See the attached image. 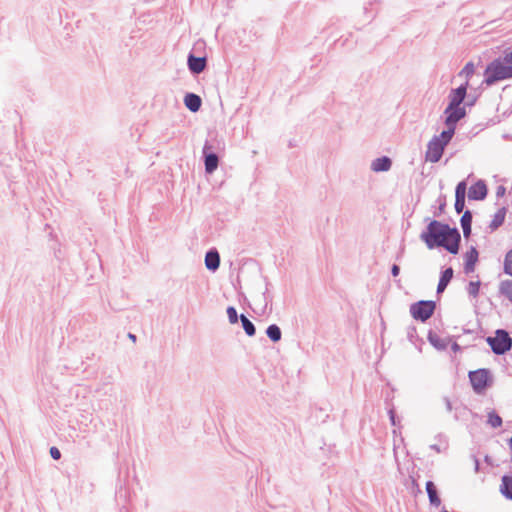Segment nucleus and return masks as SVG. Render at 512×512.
<instances>
[{"mask_svg": "<svg viewBox=\"0 0 512 512\" xmlns=\"http://www.w3.org/2000/svg\"><path fill=\"white\" fill-rule=\"evenodd\" d=\"M445 114V125L447 130H452L455 133L457 122H459L466 115V110L462 106H447L444 110Z\"/></svg>", "mask_w": 512, "mask_h": 512, "instance_id": "obj_6", "label": "nucleus"}, {"mask_svg": "<svg viewBox=\"0 0 512 512\" xmlns=\"http://www.w3.org/2000/svg\"><path fill=\"white\" fill-rule=\"evenodd\" d=\"M391 273L394 277L398 276L400 273V268L398 265L394 264L391 268Z\"/></svg>", "mask_w": 512, "mask_h": 512, "instance_id": "obj_32", "label": "nucleus"}, {"mask_svg": "<svg viewBox=\"0 0 512 512\" xmlns=\"http://www.w3.org/2000/svg\"><path fill=\"white\" fill-rule=\"evenodd\" d=\"M128 337H129L133 342H135V341H136V336H135L134 334L129 333Z\"/></svg>", "mask_w": 512, "mask_h": 512, "instance_id": "obj_39", "label": "nucleus"}, {"mask_svg": "<svg viewBox=\"0 0 512 512\" xmlns=\"http://www.w3.org/2000/svg\"><path fill=\"white\" fill-rule=\"evenodd\" d=\"M474 470L475 472L479 470V460L476 457H474Z\"/></svg>", "mask_w": 512, "mask_h": 512, "instance_id": "obj_36", "label": "nucleus"}, {"mask_svg": "<svg viewBox=\"0 0 512 512\" xmlns=\"http://www.w3.org/2000/svg\"><path fill=\"white\" fill-rule=\"evenodd\" d=\"M453 136L452 130H444L439 135L433 136L427 144L425 160L430 163H437L440 161L445 147L450 143Z\"/></svg>", "mask_w": 512, "mask_h": 512, "instance_id": "obj_2", "label": "nucleus"}, {"mask_svg": "<svg viewBox=\"0 0 512 512\" xmlns=\"http://www.w3.org/2000/svg\"><path fill=\"white\" fill-rule=\"evenodd\" d=\"M240 320L246 334L248 336H254L256 333L254 324L243 314L240 315Z\"/></svg>", "mask_w": 512, "mask_h": 512, "instance_id": "obj_24", "label": "nucleus"}, {"mask_svg": "<svg viewBox=\"0 0 512 512\" xmlns=\"http://www.w3.org/2000/svg\"><path fill=\"white\" fill-rule=\"evenodd\" d=\"M475 73V66L472 62H468L464 68L459 72V77H465V81L469 82V79L474 75Z\"/></svg>", "mask_w": 512, "mask_h": 512, "instance_id": "obj_25", "label": "nucleus"}, {"mask_svg": "<svg viewBox=\"0 0 512 512\" xmlns=\"http://www.w3.org/2000/svg\"><path fill=\"white\" fill-rule=\"evenodd\" d=\"M430 447H431V449H434L438 453L441 452V449L438 445H431Z\"/></svg>", "mask_w": 512, "mask_h": 512, "instance_id": "obj_38", "label": "nucleus"}, {"mask_svg": "<svg viewBox=\"0 0 512 512\" xmlns=\"http://www.w3.org/2000/svg\"><path fill=\"white\" fill-rule=\"evenodd\" d=\"M469 379L475 392L481 393L488 386L489 371L487 369L472 371L469 373Z\"/></svg>", "mask_w": 512, "mask_h": 512, "instance_id": "obj_7", "label": "nucleus"}, {"mask_svg": "<svg viewBox=\"0 0 512 512\" xmlns=\"http://www.w3.org/2000/svg\"><path fill=\"white\" fill-rule=\"evenodd\" d=\"M487 418V423L492 428H498L502 425V418L495 411L488 412Z\"/></svg>", "mask_w": 512, "mask_h": 512, "instance_id": "obj_26", "label": "nucleus"}, {"mask_svg": "<svg viewBox=\"0 0 512 512\" xmlns=\"http://www.w3.org/2000/svg\"><path fill=\"white\" fill-rule=\"evenodd\" d=\"M388 413H389V418H390L391 424L393 426H396L397 425V421H396V415H395L394 410L390 409Z\"/></svg>", "mask_w": 512, "mask_h": 512, "instance_id": "obj_31", "label": "nucleus"}, {"mask_svg": "<svg viewBox=\"0 0 512 512\" xmlns=\"http://www.w3.org/2000/svg\"><path fill=\"white\" fill-rule=\"evenodd\" d=\"M500 491L506 498L512 500V477L507 475L502 477Z\"/></svg>", "mask_w": 512, "mask_h": 512, "instance_id": "obj_21", "label": "nucleus"}, {"mask_svg": "<svg viewBox=\"0 0 512 512\" xmlns=\"http://www.w3.org/2000/svg\"><path fill=\"white\" fill-rule=\"evenodd\" d=\"M266 334L268 338L273 342L280 341L282 336L281 330L276 324L269 325L267 327Z\"/></svg>", "mask_w": 512, "mask_h": 512, "instance_id": "obj_23", "label": "nucleus"}, {"mask_svg": "<svg viewBox=\"0 0 512 512\" xmlns=\"http://www.w3.org/2000/svg\"><path fill=\"white\" fill-rule=\"evenodd\" d=\"M434 310L435 302L433 301L422 300L410 306V313L412 317L422 322L428 320L433 315Z\"/></svg>", "mask_w": 512, "mask_h": 512, "instance_id": "obj_5", "label": "nucleus"}, {"mask_svg": "<svg viewBox=\"0 0 512 512\" xmlns=\"http://www.w3.org/2000/svg\"><path fill=\"white\" fill-rule=\"evenodd\" d=\"M504 272L512 276V249L507 252L504 259Z\"/></svg>", "mask_w": 512, "mask_h": 512, "instance_id": "obj_27", "label": "nucleus"}, {"mask_svg": "<svg viewBox=\"0 0 512 512\" xmlns=\"http://www.w3.org/2000/svg\"><path fill=\"white\" fill-rule=\"evenodd\" d=\"M50 455H51V457H52L54 460H58V459H60V457H61V453H60L59 449H58V448H56V447H51V448H50Z\"/></svg>", "mask_w": 512, "mask_h": 512, "instance_id": "obj_30", "label": "nucleus"}, {"mask_svg": "<svg viewBox=\"0 0 512 512\" xmlns=\"http://www.w3.org/2000/svg\"><path fill=\"white\" fill-rule=\"evenodd\" d=\"M444 403H445V406H446V410H447L448 412H451V411H452V404H451V401H450L447 397H445V398H444Z\"/></svg>", "mask_w": 512, "mask_h": 512, "instance_id": "obj_34", "label": "nucleus"}, {"mask_svg": "<svg viewBox=\"0 0 512 512\" xmlns=\"http://www.w3.org/2000/svg\"><path fill=\"white\" fill-rule=\"evenodd\" d=\"M499 292L512 302V280H503L499 285Z\"/></svg>", "mask_w": 512, "mask_h": 512, "instance_id": "obj_22", "label": "nucleus"}, {"mask_svg": "<svg viewBox=\"0 0 512 512\" xmlns=\"http://www.w3.org/2000/svg\"><path fill=\"white\" fill-rule=\"evenodd\" d=\"M391 167H392V160L387 156H382V157L374 159L370 165V169L376 173L387 172L391 169Z\"/></svg>", "mask_w": 512, "mask_h": 512, "instance_id": "obj_12", "label": "nucleus"}, {"mask_svg": "<svg viewBox=\"0 0 512 512\" xmlns=\"http://www.w3.org/2000/svg\"><path fill=\"white\" fill-rule=\"evenodd\" d=\"M453 273L454 272L451 267L445 269L442 272L438 286H437V293H442L446 289V287L448 286L449 282L451 281V279L453 277Z\"/></svg>", "mask_w": 512, "mask_h": 512, "instance_id": "obj_17", "label": "nucleus"}, {"mask_svg": "<svg viewBox=\"0 0 512 512\" xmlns=\"http://www.w3.org/2000/svg\"><path fill=\"white\" fill-rule=\"evenodd\" d=\"M466 182L461 181L457 184L455 190V210L459 214L465 207Z\"/></svg>", "mask_w": 512, "mask_h": 512, "instance_id": "obj_10", "label": "nucleus"}, {"mask_svg": "<svg viewBox=\"0 0 512 512\" xmlns=\"http://www.w3.org/2000/svg\"><path fill=\"white\" fill-rule=\"evenodd\" d=\"M509 78H512V65L507 64L503 59H496L487 66L484 83L491 86Z\"/></svg>", "mask_w": 512, "mask_h": 512, "instance_id": "obj_3", "label": "nucleus"}, {"mask_svg": "<svg viewBox=\"0 0 512 512\" xmlns=\"http://www.w3.org/2000/svg\"><path fill=\"white\" fill-rule=\"evenodd\" d=\"M505 216H506V208L505 207H502L494 214L493 219L489 224V228H490L491 232L495 231L503 224V222L505 220Z\"/></svg>", "mask_w": 512, "mask_h": 512, "instance_id": "obj_19", "label": "nucleus"}, {"mask_svg": "<svg viewBox=\"0 0 512 512\" xmlns=\"http://www.w3.org/2000/svg\"><path fill=\"white\" fill-rule=\"evenodd\" d=\"M220 265V255L217 250L213 249L205 255V266L210 271H216Z\"/></svg>", "mask_w": 512, "mask_h": 512, "instance_id": "obj_15", "label": "nucleus"}, {"mask_svg": "<svg viewBox=\"0 0 512 512\" xmlns=\"http://www.w3.org/2000/svg\"><path fill=\"white\" fill-rule=\"evenodd\" d=\"M504 192H505L504 187H499V188H498V191H497V195H503V194H504Z\"/></svg>", "mask_w": 512, "mask_h": 512, "instance_id": "obj_37", "label": "nucleus"}, {"mask_svg": "<svg viewBox=\"0 0 512 512\" xmlns=\"http://www.w3.org/2000/svg\"><path fill=\"white\" fill-rule=\"evenodd\" d=\"M487 196V186L479 180L469 188L468 197L472 200H483Z\"/></svg>", "mask_w": 512, "mask_h": 512, "instance_id": "obj_11", "label": "nucleus"}, {"mask_svg": "<svg viewBox=\"0 0 512 512\" xmlns=\"http://www.w3.org/2000/svg\"><path fill=\"white\" fill-rule=\"evenodd\" d=\"M479 288H480V282L479 281H476V282H473L471 281L468 285V293L469 295L473 296V297H476L479 293Z\"/></svg>", "mask_w": 512, "mask_h": 512, "instance_id": "obj_28", "label": "nucleus"}, {"mask_svg": "<svg viewBox=\"0 0 512 512\" xmlns=\"http://www.w3.org/2000/svg\"><path fill=\"white\" fill-rule=\"evenodd\" d=\"M487 342L497 355L504 354L512 346V339L505 330H497L495 337H488Z\"/></svg>", "mask_w": 512, "mask_h": 512, "instance_id": "obj_4", "label": "nucleus"}, {"mask_svg": "<svg viewBox=\"0 0 512 512\" xmlns=\"http://www.w3.org/2000/svg\"><path fill=\"white\" fill-rule=\"evenodd\" d=\"M184 104L191 112H197L201 107L202 100L194 93H187L184 97Z\"/></svg>", "mask_w": 512, "mask_h": 512, "instance_id": "obj_16", "label": "nucleus"}, {"mask_svg": "<svg viewBox=\"0 0 512 512\" xmlns=\"http://www.w3.org/2000/svg\"><path fill=\"white\" fill-rule=\"evenodd\" d=\"M468 87V81H465L462 85H460L456 89H452L449 93V104L448 106H461L462 102L465 99L466 92Z\"/></svg>", "mask_w": 512, "mask_h": 512, "instance_id": "obj_9", "label": "nucleus"}, {"mask_svg": "<svg viewBox=\"0 0 512 512\" xmlns=\"http://www.w3.org/2000/svg\"><path fill=\"white\" fill-rule=\"evenodd\" d=\"M426 491L428 494L430 504L435 507H439L441 504V500L438 496L436 486L434 485V483L432 481H428L426 483Z\"/></svg>", "mask_w": 512, "mask_h": 512, "instance_id": "obj_18", "label": "nucleus"}, {"mask_svg": "<svg viewBox=\"0 0 512 512\" xmlns=\"http://www.w3.org/2000/svg\"><path fill=\"white\" fill-rule=\"evenodd\" d=\"M212 145L209 142H205L203 146V155H204V165L205 172L207 174H212L217 168L219 164V158L217 154L211 152Z\"/></svg>", "mask_w": 512, "mask_h": 512, "instance_id": "obj_8", "label": "nucleus"}, {"mask_svg": "<svg viewBox=\"0 0 512 512\" xmlns=\"http://www.w3.org/2000/svg\"><path fill=\"white\" fill-rule=\"evenodd\" d=\"M188 67L192 73L199 74L204 71L206 67V58L204 57H195L190 54L188 57Z\"/></svg>", "mask_w": 512, "mask_h": 512, "instance_id": "obj_14", "label": "nucleus"}, {"mask_svg": "<svg viewBox=\"0 0 512 512\" xmlns=\"http://www.w3.org/2000/svg\"><path fill=\"white\" fill-rule=\"evenodd\" d=\"M461 227L463 229V234L465 238H468L471 234V223H472V213L469 210H466L461 219H460Z\"/></svg>", "mask_w": 512, "mask_h": 512, "instance_id": "obj_20", "label": "nucleus"}, {"mask_svg": "<svg viewBox=\"0 0 512 512\" xmlns=\"http://www.w3.org/2000/svg\"><path fill=\"white\" fill-rule=\"evenodd\" d=\"M419 238L428 249L443 247L451 254L458 253L461 241V235L457 228H450L449 225L437 220H431Z\"/></svg>", "mask_w": 512, "mask_h": 512, "instance_id": "obj_1", "label": "nucleus"}, {"mask_svg": "<svg viewBox=\"0 0 512 512\" xmlns=\"http://www.w3.org/2000/svg\"><path fill=\"white\" fill-rule=\"evenodd\" d=\"M503 60H504L507 64L511 65V64H512V51H511L510 53H507V54L504 56Z\"/></svg>", "mask_w": 512, "mask_h": 512, "instance_id": "obj_33", "label": "nucleus"}, {"mask_svg": "<svg viewBox=\"0 0 512 512\" xmlns=\"http://www.w3.org/2000/svg\"><path fill=\"white\" fill-rule=\"evenodd\" d=\"M478 255V251L474 246H472L470 250L465 253V273H472L475 270V265L478 261Z\"/></svg>", "mask_w": 512, "mask_h": 512, "instance_id": "obj_13", "label": "nucleus"}, {"mask_svg": "<svg viewBox=\"0 0 512 512\" xmlns=\"http://www.w3.org/2000/svg\"><path fill=\"white\" fill-rule=\"evenodd\" d=\"M227 316L231 324L237 323L239 317L234 307L230 306L227 308Z\"/></svg>", "mask_w": 512, "mask_h": 512, "instance_id": "obj_29", "label": "nucleus"}, {"mask_svg": "<svg viewBox=\"0 0 512 512\" xmlns=\"http://www.w3.org/2000/svg\"><path fill=\"white\" fill-rule=\"evenodd\" d=\"M429 340L430 342L435 346V347H438V341H437V337L436 336H433V335H429Z\"/></svg>", "mask_w": 512, "mask_h": 512, "instance_id": "obj_35", "label": "nucleus"}]
</instances>
